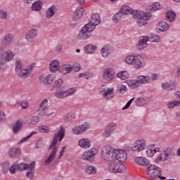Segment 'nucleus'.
Segmentation results:
<instances>
[{"instance_id": "nucleus-36", "label": "nucleus", "mask_w": 180, "mask_h": 180, "mask_svg": "<svg viewBox=\"0 0 180 180\" xmlns=\"http://www.w3.org/2000/svg\"><path fill=\"white\" fill-rule=\"evenodd\" d=\"M43 6V3L40 1H36L32 3L31 6L32 11H34L35 12H39L40 9H41V6Z\"/></svg>"}, {"instance_id": "nucleus-31", "label": "nucleus", "mask_w": 180, "mask_h": 180, "mask_svg": "<svg viewBox=\"0 0 180 180\" xmlns=\"http://www.w3.org/2000/svg\"><path fill=\"white\" fill-rule=\"evenodd\" d=\"M96 46L92 45L91 44H87L84 46V53L86 54H94L96 51Z\"/></svg>"}, {"instance_id": "nucleus-54", "label": "nucleus", "mask_w": 180, "mask_h": 180, "mask_svg": "<svg viewBox=\"0 0 180 180\" xmlns=\"http://www.w3.org/2000/svg\"><path fill=\"white\" fill-rule=\"evenodd\" d=\"M8 18L9 15L8 12L4 10H0V19H2V20H8Z\"/></svg>"}, {"instance_id": "nucleus-15", "label": "nucleus", "mask_w": 180, "mask_h": 180, "mask_svg": "<svg viewBox=\"0 0 180 180\" xmlns=\"http://www.w3.org/2000/svg\"><path fill=\"white\" fill-rule=\"evenodd\" d=\"M49 150H51V153L46 160L44 165H50V164H51V162H53L54 160V158H56V154H57L58 149L56 146H51V145H50Z\"/></svg>"}, {"instance_id": "nucleus-43", "label": "nucleus", "mask_w": 180, "mask_h": 180, "mask_svg": "<svg viewBox=\"0 0 180 180\" xmlns=\"http://www.w3.org/2000/svg\"><path fill=\"white\" fill-rule=\"evenodd\" d=\"M71 71H72V67L71 66H65L59 69V72H60V74H63V75L70 74Z\"/></svg>"}, {"instance_id": "nucleus-27", "label": "nucleus", "mask_w": 180, "mask_h": 180, "mask_svg": "<svg viewBox=\"0 0 180 180\" xmlns=\"http://www.w3.org/2000/svg\"><path fill=\"white\" fill-rule=\"evenodd\" d=\"M136 164L139 165H142L143 167H147V165H150V161L146 158L139 157L135 159Z\"/></svg>"}, {"instance_id": "nucleus-38", "label": "nucleus", "mask_w": 180, "mask_h": 180, "mask_svg": "<svg viewBox=\"0 0 180 180\" xmlns=\"http://www.w3.org/2000/svg\"><path fill=\"white\" fill-rule=\"evenodd\" d=\"M132 11H133V9H131V8H130V6H124L121 8V9L120 10V12L124 16V15H130V13H131Z\"/></svg>"}, {"instance_id": "nucleus-56", "label": "nucleus", "mask_w": 180, "mask_h": 180, "mask_svg": "<svg viewBox=\"0 0 180 180\" xmlns=\"http://www.w3.org/2000/svg\"><path fill=\"white\" fill-rule=\"evenodd\" d=\"M34 134H37V131H32L28 136H27L26 137L22 138L20 141L19 143L22 144V143H25V141H27V140H29V139H30V137H32V136H34Z\"/></svg>"}, {"instance_id": "nucleus-47", "label": "nucleus", "mask_w": 180, "mask_h": 180, "mask_svg": "<svg viewBox=\"0 0 180 180\" xmlns=\"http://www.w3.org/2000/svg\"><path fill=\"white\" fill-rule=\"evenodd\" d=\"M123 18L122 14L120 12H117L112 17V21L114 23H118V22H120V20Z\"/></svg>"}, {"instance_id": "nucleus-51", "label": "nucleus", "mask_w": 180, "mask_h": 180, "mask_svg": "<svg viewBox=\"0 0 180 180\" xmlns=\"http://www.w3.org/2000/svg\"><path fill=\"white\" fill-rule=\"evenodd\" d=\"M162 155H164L165 158L162 159L163 162H165V161H167V160H168V158H169V155H171V148H166L164 151L163 153H162Z\"/></svg>"}, {"instance_id": "nucleus-52", "label": "nucleus", "mask_w": 180, "mask_h": 180, "mask_svg": "<svg viewBox=\"0 0 180 180\" xmlns=\"http://www.w3.org/2000/svg\"><path fill=\"white\" fill-rule=\"evenodd\" d=\"M38 130L40 133H49L50 127L46 125H40L38 127Z\"/></svg>"}, {"instance_id": "nucleus-10", "label": "nucleus", "mask_w": 180, "mask_h": 180, "mask_svg": "<svg viewBox=\"0 0 180 180\" xmlns=\"http://www.w3.org/2000/svg\"><path fill=\"white\" fill-rule=\"evenodd\" d=\"M98 154V150L96 148H91L84 153L82 158L89 162H92L95 160V155Z\"/></svg>"}, {"instance_id": "nucleus-20", "label": "nucleus", "mask_w": 180, "mask_h": 180, "mask_svg": "<svg viewBox=\"0 0 180 180\" xmlns=\"http://www.w3.org/2000/svg\"><path fill=\"white\" fill-rule=\"evenodd\" d=\"M112 53V46L110 45H105L101 50V54L103 58H108Z\"/></svg>"}, {"instance_id": "nucleus-9", "label": "nucleus", "mask_w": 180, "mask_h": 180, "mask_svg": "<svg viewBox=\"0 0 180 180\" xmlns=\"http://www.w3.org/2000/svg\"><path fill=\"white\" fill-rule=\"evenodd\" d=\"M5 57H4V56L0 57V65H5L6 63H10V61H12L15 57V53H13L11 49H8L5 52Z\"/></svg>"}, {"instance_id": "nucleus-53", "label": "nucleus", "mask_w": 180, "mask_h": 180, "mask_svg": "<svg viewBox=\"0 0 180 180\" xmlns=\"http://www.w3.org/2000/svg\"><path fill=\"white\" fill-rule=\"evenodd\" d=\"M116 127L117 126L115 122H110L106 126L105 129H107L108 131L113 133V131L116 130Z\"/></svg>"}, {"instance_id": "nucleus-32", "label": "nucleus", "mask_w": 180, "mask_h": 180, "mask_svg": "<svg viewBox=\"0 0 180 180\" xmlns=\"http://www.w3.org/2000/svg\"><path fill=\"white\" fill-rule=\"evenodd\" d=\"M13 39V34H6L1 40V44L3 46H8L11 41Z\"/></svg>"}, {"instance_id": "nucleus-18", "label": "nucleus", "mask_w": 180, "mask_h": 180, "mask_svg": "<svg viewBox=\"0 0 180 180\" xmlns=\"http://www.w3.org/2000/svg\"><path fill=\"white\" fill-rule=\"evenodd\" d=\"M150 37L148 36L140 37L139 41L137 44V49L139 50H144L147 47V41H149Z\"/></svg>"}, {"instance_id": "nucleus-7", "label": "nucleus", "mask_w": 180, "mask_h": 180, "mask_svg": "<svg viewBox=\"0 0 180 180\" xmlns=\"http://www.w3.org/2000/svg\"><path fill=\"white\" fill-rule=\"evenodd\" d=\"M99 23H101V17L99 16V14L95 13L91 15V18H89V22L86 25H89V28L95 30V27L98 26Z\"/></svg>"}, {"instance_id": "nucleus-25", "label": "nucleus", "mask_w": 180, "mask_h": 180, "mask_svg": "<svg viewBox=\"0 0 180 180\" xmlns=\"http://www.w3.org/2000/svg\"><path fill=\"white\" fill-rule=\"evenodd\" d=\"M168 29H169V25L165 21H161L158 24L157 31L158 32V33H161V32H167Z\"/></svg>"}, {"instance_id": "nucleus-4", "label": "nucleus", "mask_w": 180, "mask_h": 180, "mask_svg": "<svg viewBox=\"0 0 180 180\" xmlns=\"http://www.w3.org/2000/svg\"><path fill=\"white\" fill-rule=\"evenodd\" d=\"M89 25H85L84 27H82L77 37L79 40H86V39H89L91 35L89 33L91 32H94V28H89Z\"/></svg>"}, {"instance_id": "nucleus-11", "label": "nucleus", "mask_w": 180, "mask_h": 180, "mask_svg": "<svg viewBox=\"0 0 180 180\" xmlns=\"http://www.w3.org/2000/svg\"><path fill=\"white\" fill-rule=\"evenodd\" d=\"M39 36V30L37 29L31 28L25 34V39L28 43H32L34 39Z\"/></svg>"}, {"instance_id": "nucleus-30", "label": "nucleus", "mask_w": 180, "mask_h": 180, "mask_svg": "<svg viewBox=\"0 0 180 180\" xmlns=\"http://www.w3.org/2000/svg\"><path fill=\"white\" fill-rule=\"evenodd\" d=\"M148 14H146L143 15V17H141L140 18H138L137 20V25L139 27H143V26H146L147 23H148Z\"/></svg>"}, {"instance_id": "nucleus-21", "label": "nucleus", "mask_w": 180, "mask_h": 180, "mask_svg": "<svg viewBox=\"0 0 180 180\" xmlns=\"http://www.w3.org/2000/svg\"><path fill=\"white\" fill-rule=\"evenodd\" d=\"M138 83L139 84V86L141 85H147L150 84V81H151V77L148 75H140L137 77Z\"/></svg>"}, {"instance_id": "nucleus-16", "label": "nucleus", "mask_w": 180, "mask_h": 180, "mask_svg": "<svg viewBox=\"0 0 180 180\" xmlns=\"http://www.w3.org/2000/svg\"><path fill=\"white\" fill-rule=\"evenodd\" d=\"M58 12V6L56 5H51L50 7H49L46 12H45V16L46 19H51L54 15Z\"/></svg>"}, {"instance_id": "nucleus-34", "label": "nucleus", "mask_w": 180, "mask_h": 180, "mask_svg": "<svg viewBox=\"0 0 180 180\" xmlns=\"http://www.w3.org/2000/svg\"><path fill=\"white\" fill-rule=\"evenodd\" d=\"M63 120L65 123H71L75 120V113L69 112L63 117Z\"/></svg>"}, {"instance_id": "nucleus-5", "label": "nucleus", "mask_w": 180, "mask_h": 180, "mask_svg": "<svg viewBox=\"0 0 180 180\" xmlns=\"http://www.w3.org/2000/svg\"><path fill=\"white\" fill-rule=\"evenodd\" d=\"M65 136V128L63 126L60 127V129L57 134L54 135L52 142L51 143V147H56L57 146V142L59 141L60 142L63 141V139Z\"/></svg>"}, {"instance_id": "nucleus-22", "label": "nucleus", "mask_w": 180, "mask_h": 180, "mask_svg": "<svg viewBox=\"0 0 180 180\" xmlns=\"http://www.w3.org/2000/svg\"><path fill=\"white\" fill-rule=\"evenodd\" d=\"M162 88L165 91H175L176 89V83L175 82H165L162 84Z\"/></svg>"}, {"instance_id": "nucleus-1", "label": "nucleus", "mask_w": 180, "mask_h": 180, "mask_svg": "<svg viewBox=\"0 0 180 180\" xmlns=\"http://www.w3.org/2000/svg\"><path fill=\"white\" fill-rule=\"evenodd\" d=\"M116 149H114L110 145L103 146L101 149V156L105 161H116Z\"/></svg>"}, {"instance_id": "nucleus-45", "label": "nucleus", "mask_w": 180, "mask_h": 180, "mask_svg": "<svg viewBox=\"0 0 180 180\" xmlns=\"http://www.w3.org/2000/svg\"><path fill=\"white\" fill-rule=\"evenodd\" d=\"M79 128H80V131H82V134H84V133H85V131H88V130H89V128L91 127V126L89 125V123H84L81 125H79Z\"/></svg>"}, {"instance_id": "nucleus-28", "label": "nucleus", "mask_w": 180, "mask_h": 180, "mask_svg": "<svg viewBox=\"0 0 180 180\" xmlns=\"http://www.w3.org/2000/svg\"><path fill=\"white\" fill-rule=\"evenodd\" d=\"M125 83L128 85L130 89H136V88H140V84L137 79L133 80H126Z\"/></svg>"}, {"instance_id": "nucleus-8", "label": "nucleus", "mask_w": 180, "mask_h": 180, "mask_svg": "<svg viewBox=\"0 0 180 180\" xmlns=\"http://www.w3.org/2000/svg\"><path fill=\"white\" fill-rule=\"evenodd\" d=\"M25 169L24 171H27L26 172V176L28 179H33L34 178V168L36 167V162H32L30 164L27 165L25 163Z\"/></svg>"}, {"instance_id": "nucleus-50", "label": "nucleus", "mask_w": 180, "mask_h": 180, "mask_svg": "<svg viewBox=\"0 0 180 180\" xmlns=\"http://www.w3.org/2000/svg\"><path fill=\"white\" fill-rule=\"evenodd\" d=\"M136 56L137 55H129L125 58V62L127 64H134L136 60Z\"/></svg>"}, {"instance_id": "nucleus-33", "label": "nucleus", "mask_w": 180, "mask_h": 180, "mask_svg": "<svg viewBox=\"0 0 180 180\" xmlns=\"http://www.w3.org/2000/svg\"><path fill=\"white\" fill-rule=\"evenodd\" d=\"M131 15H132L133 18L134 19H140V18H142L143 16H145L146 15H148V13H144L141 11L139 10H132Z\"/></svg>"}, {"instance_id": "nucleus-37", "label": "nucleus", "mask_w": 180, "mask_h": 180, "mask_svg": "<svg viewBox=\"0 0 180 180\" xmlns=\"http://www.w3.org/2000/svg\"><path fill=\"white\" fill-rule=\"evenodd\" d=\"M54 79H56V76L54 75H49L44 79V85H51L53 82H54Z\"/></svg>"}, {"instance_id": "nucleus-2", "label": "nucleus", "mask_w": 180, "mask_h": 180, "mask_svg": "<svg viewBox=\"0 0 180 180\" xmlns=\"http://www.w3.org/2000/svg\"><path fill=\"white\" fill-rule=\"evenodd\" d=\"M108 164V171L115 174H122L124 172V169H126V167L123 165H119V162L115 161H109Z\"/></svg>"}, {"instance_id": "nucleus-17", "label": "nucleus", "mask_w": 180, "mask_h": 180, "mask_svg": "<svg viewBox=\"0 0 180 180\" xmlns=\"http://www.w3.org/2000/svg\"><path fill=\"white\" fill-rule=\"evenodd\" d=\"M48 103H49V100L47 98H45L42 101V102L39 104V106L37 110L39 115H46V112H47Z\"/></svg>"}, {"instance_id": "nucleus-12", "label": "nucleus", "mask_w": 180, "mask_h": 180, "mask_svg": "<svg viewBox=\"0 0 180 180\" xmlns=\"http://www.w3.org/2000/svg\"><path fill=\"white\" fill-rule=\"evenodd\" d=\"M26 163H23V162H21L20 164H17V163H14L13 164L11 167H10V169H9V172L11 175H13L15 174H16V172L17 171H20V172H22V171H25V169H26Z\"/></svg>"}, {"instance_id": "nucleus-48", "label": "nucleus", "mask_w": 180, "mask_h": 180, "mask_svg": "<svg viewBox=\"0 0 180 180\" xmlns=\"http://www.w3.org/2000/svg\"><path fill=\"white\" fill-rule=\"evenodd\" d=\"M30 75V72L27 70V69H22L19 72L20 78H27Z\"/></svg>"}, {"instance_id": "nucleus-55", "label": "nucleus", "mask_w": 180, "mask_h": 180, "mask_svg": "<svg viewBox=\"0 0 180 180\" xmlns=\"http://www.w3.org/2000/svg\"><path fill=\"white\" fill-rule=\"evenodd\" d=\"M23 68V65H22V61L20 60H15V72H19Z\"/></svg>"}, {"instance_id": "nucleus-61", "label": "nucleus", "mask_w": 180, "mask_h": 180, "mask_svg": "<svg viewBox=\"0 0 180 180\" xmlns=\"http://www.w3.org/2000/svg\"><path fill=\"white\" fill-rule=\"evenodd\" d=\"M149 41L151 43H157L160 41V37L158 35L154 34L152 37H149Z\"/></svg>"}, {"instance_id": "nucleus-63", "label": "nucleus", "mask_w": 180, "mask_h": 180, "mask_svg": "<svg viewBox=\"0 0 180 180\" xmlns=\"http://www.w3.org/2000/svg\"><path fill=\"white\" fill-rule=\"evenodd\" d=\"M61 85H63V79H56L54 83H53V86L56 88H60L61 86Z\"/></svg>"}, {"instance_id": "nucleus-59", "label": "nucleus", "mask_w": 180, "mask_h": 180, "mask_svg": "<svg viewBox=\"0 0 180 180\" xmlns=\"http://www.w3.org/2000/svg\"><path fill=\"white\" fill-rule=\"evenodd\" d=\"M66 91L67 96H71L72 95H74L75 92H77V87H71L70 89H68Z\"/></svg>"}, {"instance_id": "nucleus-60", "label": "nucleus", "mask_w": 180, "mask_h": 180, "mask_svg": "<svg viewBox=\"0 0 180 180\" xmlns=\"http://www.w3.org/2000/svg\"><path fill=\"white\" fill-rule=\"evenodd\" d=\"M72 133L73 134H76V136H78L79 134H82V132L81 131V128L79 126L75 127L72 129Z\"/></svg>"}, {"instance_id": "nucleus-35", "label": "nucleus", "mask_w": 180, "mask_h": 180, "mask_svg": "<svg viewBox=\"0 0 180 180\" xmlns=\"http://www.w3.org/2000/svg\"><path fill=\"white\" fill-rule=\"evenodd\" d=\"M58 67H60V62H58V60L55 59L51 62L50 70L51 72H56V71H58Z\"/></svg>"}, {"instance_id": "nucleus-39", "label": "nucleus", "mask_w": 180, "mask_h": 180, "mask_svg": "<svg viewBox=\"0 0 180 180\" xmlns=\"http://www.w3.org/2000/svg\"><path fill=\"white\" fill-rule=\"evenodd\" d=\"M40 122V118L37 116L32 117L30 120H28V124L30 127H33V126H36L37 124Z\"/></svg>"}, {"instance_id": "nucleus-41", "label": "nucleus", "mask_w": 180, "mask_h": 180, "mask_svg": "<svg viewBox=\"0 0 180 180\" xmlns=\"http://www.w3.org/2000/svg\"><path fill=\"white\" fill-rule=\"evenodd\" d=\"M85 172L89 175H95L96 174V167L92 165L88 166L86 167Z\"/></svg>"}, {"instance_id": "nucleus-24", "label": "nucleus", "mask_w": 180, "mask_h": 180, "mask_svg": "<svg viewBox=\"0 0 180 180\" xmlns=\"http://www.w3.org/2000/svg\"><path fill=\"white\" fill-rule=\"evenodd\" d=\"M133 64L135 70H140L143 67V57L140 55H136Z\"/></svg>"}, {"instance_id": "nucleus-6", "label": "nucleus", "mask_w": 180, "mask_h": 180, "mask_svg": "<svg viewBox=\"0 0 180 180\" xmlns=\"http://www.w3.org/2000/svg\"><path fill=\"white\" fill-rule=\"evenodd\" d=\"M146 147L147 144L146 143V141L144 139H140L134 142V146L131 147V150L132 151L140 153V151L146 150Z\"/></svg>"}, {"instance_id": "nucleus-14", "label": "nucleus", "mask_w": 180, "mask_h": 180, "mask_svg": "<svg viewBox=\"0 0 180 180\" xmlns=\"http://www.w3.org/2000/svg\"><path fill=\"white\" fill-rule=\"evenodd\" d=\"M113 91H115V88L110 87L107 89L106 91H100L98 94H103V98H105L106 101H110V99H113V98H115V93H113Z\"/></svg>"}, {"instance_id": "nucleus-42", "label": "nucleus", "mask_w": 180, "mask_h": 180, "mask_svg": "<svg viewBox=\"0 0 180 180\" xmlns=\"http://www.w3.org/2000/svg\"><path fill=\"white\" fill-rule=\"evenodd\" d=\"M175 13L172 11H169L166 13V18L168 22H174L175 20Z\"/></svg>"}, {"instance_id": "nucleus-40", "label": "nucleus", "mask_w": 180, "mask_h": 180, "mask_svg": "<svg viewBox=\"0 0 180 180\" xmlns=\"http://www.w3.org/2000/svg\"><path fill=\"white\" fill-rule=\"evenodd\" d=\"M117 77L122 80L127 79L129 78V72L127 70L121 71L117 74Z\"/></svg>"}, {"instance_id": "nucleus-62", "label": "nucleus", "mask_w": 180, "mask_h": 180, "mask_svg": "<svg viewBox=\"0 0 180 180\" xmlns=\"http://www.w3.org/2000/svg\"><path fill=\"white\" fill-rule=\"evenodd\" d=\"M162 6H161V4L160 3H155L152 5L151 11H160V9H162Z\"/></svg>"}, {"instance_id": "nucleus-49", "label": "nucleus", "mask_w": 180, "mask_h": 180, "mask_svg": "<svg viewBox=\"0 0 180 180\" xmlns=\"http://www.w3.org/2000/svg\"><path fill=\"white\" fill-rule=\"evenodd\" d=\"M55 96L58 99H64V98H67V92L65 91H58L55 93Z\"/></svg>"}, {"instance_id": "nucleus-57", "label": "nucleus", "mask_w": 180, "mask_h": 180, "mask_svg": "<svg viewBox=\"0 0 180 180\" xmlns=\"http://www.w3.org/2000/svg\"><path fill=\"white\" fill-rule=\"evenodd\" d=\"M146 154H147V156L149 157V158H151L154 155V149H153V145H150L148 147V148L146 149Z\"/></svg>"}, {"instance_id": "nucleus-46", "label": "nucleus", "mask_w": 180, "mask_h": 180, "mask_svg": "<svg viewBox=\"0 0 180 180\" xmlns=\"http://www.w3.org/2000/svg\"><path fill=\"white\" fill-rule=\"evenodd\" d=\"M75 19H81V18H82V15H84V8H77L75 12Z\"/></svg>"}, {"instance_id": "nucleus-44", "label": "nucleus", "mask_w": 180, "mask_h": 180, "mask_svg": "<svg viewBox=\"0 0 180 180\" xmlns=\"http://www.w3.org/2000/svg\"><path fill=\"white\" fill-rule=\"evenodd\" d=\"M10 165H11V163H9V161H6L1 165L3 174H6V172L9 171L11 168L9 167Z\"/></svg>"}, {"instance_id": "nucleus-13", "label": "nucleus", "mask_w": 180, "mask_h": 180, "mask_svg": "<svg viewBox=\"0 0 180 180\" xmlns=\"http://www.w3.org/2000/svg\"><path fill=\"white\" fill-rule=\"evenodd\" d=\"M126 160H127V154L126 153V151L115 149V161H117L120 164V162H124Z\"/></svg>"}, {"instance_id": "nucleus-3", "label": "nucleus", "mask_w": 180, "mask_h": 180, "mask_svg": "<svg viewBox=\"0 0 180 180\" xmlns=\"http://www.w3.org/2000/svg\"><path fill=\"white\" fill-rule=\"evenodd\" d=\"M161 168L155 165H150L146 168V174L151 178H157L159 175H161Z\"/></svg>"}, {"instance_id": "nucleus-23", "label": "nucleus", "mask_w": 180, "mask_h": 180, "mask_svg": "<svg viewBox=\"0 0 180 180\" xmlns=\"http://www.w3.org/2000/svg\"><path fill=\"white\" fill-rule=\"evenodd\" d=\"M78 146H80L81 148H84V150L91 148V140L88 139H81L78 141Z\"/></svg>"}, {"instance_id": "nucleus-64", "label": "nucleus", "mask_w": 180, "mask_h": 180, "mask_svg": "<svg viewBox=\"0 0 180 180\" xmlns=\"http://www.w3.org/2000/svg\"><path fill=\"white\" fill-rule=\"evenodd\" d=\"M127 88V86L123 85V84H119L118 85V89L120 94H122L123 95V94L126 93V89Z\"/></svg>"}, {"instance_id": "nucleus-19", "label": "nucleus", "mask_w": 180, "mask_h": 180, "mask_svg": "<svg viewBox=\"0 0 180 180\" xmlns=\"http://www.w3.org/2000/svg\"><path fill=\"white\" fill-rule=\"evenodd\" d=\"M115 70L112 68H108L104 70L103 72V79H105V81H112L115 78Z\"/></svg>"}, {"instance_id": "nucleus-58", "label": "nucleus", "mask_w": 180, "mask_h": 180, "mask_svg": "<svg viewBox=\"0 0 180 180\" xmlns=\"http://www.w3.org/2000/svg\"><path fill=\"white\" fill-rule=\"evenodd\" d=\"M146 99H144L143 98L141 97L136 100V106H143V105H146Z\"/></svg>"}, {"instance_id": "nucleus-29", "label": "nucleus", "mask_w": 180, "mask_h": 180, "mask_svg": "<svg viewBox=\"0 0 180 180\" xmlns=\"http://www.w3.org/2000/svg\"><path fill=\"white\" fill-rule=\"evenodd\" d=\"M22 122L21 120H18L14 125L13 126V131L14 134H18L22 129H23V127L22 126Z\"/></svg>"}, {"instance_id": "nucleus-26", "label": "nucleus", "mask_w": 180, "mask_h": 180, "mask_svg": "<svg viewBox=\"0 0 180 180\" xmlns=\"http://www.w3.org/2000/svg\"><path fill=\"white\" fill-rule=\"evenodd\" d=\"M20 148H12L8 150V155L11 158H18L20 155Z\"/></svg>"}]
</instances>
